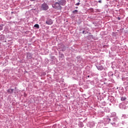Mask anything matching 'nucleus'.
Segmentation results:
<instances>
[{"mask_svg":"<svg viewBox=\"0 0 128 128\" xmlns=\"http://www.w3.org/2000/svg\"><path fill=\"white\" fill-rule=\"evenodd\" d=\"M52 6L54 8H56V10H62V6H60L59 2H56L52 5Z\"/></svg>","mask_w":128,"mask_h":128,"instance_id":"f257e3e1","label":"nucleus"},{"mask_svg":"<svg viewBox=\"0 0 128 128\" xmlns=\"http://www.w3.org/2000/svg\"><path fill=\"white\" fill-rule=\"evenodd\" d=\"M41 8L43 10H48V4L44 3L42 4Z\"/></svg>","mask_w":128,"mask_h":128,"instance_id":"f03ea898","label":"nucleus"},{"mask_svg":"<svg viewBox=\"0 0 128 128\" xmlns=\"http://www.w3.org/2000/svg\"><path fill=\"white\" fill-rule=\"evenodd\" d=\"M58 2H59L60 6H64L66 4V0H60L58 1Z\"/></svg>","mask_w":128,"mask_h":128,"instance_id":"7ed1b4c3","label":"nucleus"},{"mask_svg":"<svg viewBox=\"0 0 128 128\" xmlns=\"http://www.w3.org/2000/svg\"><path fill=\"white\" fill-rule=\"evenodd\" d=\"M46 24H48V26H50V24H54V22H52V19H48L46 21Z\"/></svg>","mask_w":128,"mask_h":128,"instance_id":"20e7f679","label":"nucleus"},{"mask_svg":"<svg viewBox=\"0 0 128 128\" xmlns=\"http://www.w3.org/2000/svg\"><path fill=\"white\" fill-rule=\"evenodd\" d=\"M26 58L28 60H30V58H32V54L28 52L27 53Z\"/></svg>","mask_w":128,"mask_h":128,"instance_id":"39448f33","label":"nucleus"},{"mask_svg":"<svg viewBox=\"0 0 128 128\" xmlns=\"http://www.w3.org/2000/svg\"><path fill=\"white\" fill-rule=\"evenodd\" d=\"M7 91L9 94H12L14 92V89H8Z\"/></svg>","mask_w":128,"mask_h":128,"instance_id":"423d86ee","label":"nucleus"},{"mask_svg":"<svg viewBox=\"0 0 128 128\" xmlns=\"http://www.w3.org/2000/svg\"><path fill=\"white\" fill-rule=\"evenodd\" d=\"M34 28H40V26L38 25V24H36L34 26Z\"/></svg>","mask_w":128,"mask_h":128,"instance_id":"0eeeda50","label":"nucleus"},{"mask_svg":"<svg viewBox=\"0 0 128 128\" xmlns=\"http://www.w3.org/2000/svg\"><path fill=\"white\" fill-rule=\"evenodd\" d=\"M126 100V97H122L121 98V100L122 101Z\"/></svg>","mask_w":128,"mask_h":128,"instance_id":"6e6552de","label":"nucleus"},{"mask_svg":"<svg viewBox=\"0 0 128 128\" xmlns=\"http://www.w3.org/2000/svg\"><path fill=\"white\" fill-rule=\"evenodd\" d=\"M78 10H75L74 11H73V14H76V12H78Z\"/></svg>","mask_w":128,"mask_h":128,"instance_id":"1a4fd4ad","label":"nucleus"},{"mask_svg":"<svg viewBox=\"0 0 128 128\" xmlns=\"http://www.w3.org/2000/svg\"><path fill=\"white\" fill-rule=\"evenodd\" d=\"M2 30V26H0V31Z\"/></svg>","mask_w":128,"mask_h":128,"instance_id":"9d476101","label":"nucleus"},{"mask_svg":"<svg viewBox=\"0 0 128 128\" xmlns=\"http://www.w3.org/2000/svg\"><path fill=\"white\" fill-rule=\"evenodd\" d=\"M80 2H78V3H76V6H80Z\"/></svg>","mask_w":128,"mask_h":128,"instance_id":"9b49d317","label":"nucleus"},{"mask_svg":"<svg viewBox=\"0 0 128 128\" xmlns=\"http://www.w3.org/2000/svg\"><path fill=\"white\" fill-rule=\"evenodd\" d=\"M98 2H100V4H102V0H100L99 1H98Z\"/></svg>","mask_w":128,"mask_h":128,"instance_id":"f8f14e48","label":"nucleus"},{"mask_svg":"<svg viewBox=\"0 0 128 128\" xmlns=\"http://www.w3.org/2000/svg\"><path fill=\"white\" fill-rule=\"evenodd\" d=\"M118 20H120V18L118 17Z\"/></svg>","mask_w":128,"mask_h":128,"instance_id":"ddd939ff","label":"nucleus"},{"mask_svg":"<svg viewBox=\"0 0 128 128\" xmlns=\"http://www.w3.org/2000/svg\"><path fill=\"white\" fill-rule=\"evenodd\" d=\"M32 0V2H34V0Z\"/></svg>","mask_w":128,"mask_h":128,"instance_id":"4468645a","label":"nucleus"},{"mask_svg":"<svg viewBox=\"0 0 128 128\" xmlns=\"http://www.w3.org/2000/svg\"><path fill=\"white\" fill-rule=\"evenodd\" d=\"M76 8H78V7H76Z\"/></svg>","mask_w":128,"mask_h":128,"instance_id":"2eb2a0df","label":"nucleus"},{"mask_svg":"<svg viewBox=\"0 0 128 128\" xmlns=\"http://www.w3.org/2000/svg\"><path fill=\"white\" fill-rule=\"evenodd\" d=\"M84 32V31H83V34Z\"/></svg>","mask_w":128,"mask_h":128,"instance_id":"dca6fc26","label":"nucleus"},{"mask_svg":"<svg viewBox=\"0 0 128 128\" xmlns=\"http://www.w3.org/2000/svg\"><path fill=\"white\" fill-rule=\"evenodd\" d=\"M88 78H90V76H88Z\"/></svg>","mask_w":128,"mask_h":128,"instance_id":"f3484780","label":"nucleus"}]
</instances>
